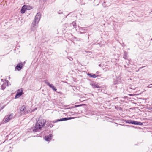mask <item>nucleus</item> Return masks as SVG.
<instances>
[{"label": "nucleus", "mask_w": 152, "mask_h": 152, "mask_svg": "<svg viewBox=\"0 0 152 152\" xmlns=\"http://www.w3.org/2000/svg\"><path fill=\"white\" fill-rule=\"evenodd\" d=\"M45 122L46 121L44 119H39L33 129V131L37 132L41 129L44 126Z\"/></svg>", "instance_id": "obj_1"}, {"label": "nucleus", "mask_w": 152, "mask_h": 152, "mask_svg": "<svg viewBox=\"0 0 152 152\" xmlns=\"http://www.w3.org/2000/svg\"><path fill=\"white\" fill-rule=\"evenodd\" d=\"M41 18V14L40 13H38L36 15L35 19H34V21L35 23V24H34V28H33V29H35V28H36L37 27V26L36 25V24H37L39 21L40 20Z\"/></svg>", "instance_id": "obj_2"}, {"label": "nucleus", "mask_w": 152, "mask_h": 152, "mask_svg": "<svg viewBox=\"0 0 152 152\" xmlns=\"http://www.w3.org/2000/svg\"><path fill=\"white\" fill-rule=\"evenodd\" d=\"M23 93V90L21 89H19L17 92V93L15 96V99L19 97L22 95Z\"/></svg>", "instance_id": "obj_3"}, {"label": "nucleus", "mask_w": 152, "mask_h": 152, "mask_svg": "<svg viewBox=\"0 0 152 152\" xmlns=\"http://www.w3.org/2000/svg\"><path fill=\"white\" fill-rule=\"evenodd\" d=\"M13 115L12 114H11L9 116H8L6 117L5 118L4 122L5 123L8 122L12 118V116Z\"/></svg>", "instance_id": "obj_4"}, {"label": "nucleus", "mask_w": 152, "mask_h": 152, "mask_svg": "<svg viewBox=\"0 0 152 152\" xmlns=\"http://www.w3.org/2000/svg\"><path fill=\"white\" fill-rule=\"evenodd\" d=\"M46 84L48 86L52 88L53 90L56 91L57 89L54 87L53 85L52 84H50V83L48 82H46Z\"/></svg>", "instance_id": "obj_5"}, {"label": "nucleus", "mask_w": 152, "mask_h": 152, "mask_svg": "<svg viewBox=\"0 0 152 152\" xmlns=\"http://www.w3.org/2000/svg\"><path fill=\"white\" fill-rule=\"evenodd\" d=\"M23 67V64L22 63H20L18 64L16 67V69L18 70L21 69Z\"/></svg>", "instance_id": "obj_6"}, {"label": "nucleus", "mask_w": 152, "mask_h": 152, "mask_svg": "<svg viewBox=\"0 0 152 152\" xmlns=\"http://www.w3.org/2000/svg\"><path fill=\"white\" fill-rule=\"evenodd\" d=\"M26 10V5H24L22 8L21 12L22 14H23L25 13Z\"/></svg>", "instance_id": "obj_7"}, {"label": "nucleus", "mask_w": 152, "mask_h": 152, "mask_svg": "<svg viewBox=\"0 0 152 152\" xmlns=\"http://www.w3.org/2000/svg\"><path fill=\"white\" fill-rule=\"evenodd\" d=\"M74 118H73V117L65 118H63L62 119H60V120H58L57 121L66 120L71 119Z\"/></svg>", "instance_id": "obj_8"}, {"label": "nucleus", "mask_w": 152, "mask_h": 152, "mask_svg": "<svg viewBox=\"0 0 152 152\" xmlns=\"http://www.w3.org/2000/svg\"><path fill=\"white\" fill-rule=\"evenodd\" d=\"M51 135L48 136L47 137H45V140L47 141H50L51 139Z\"/></svg>", "instance_id": "obj_9"}, {"label": "nucleus", "mask_w": 152, "mask_h": 152, "mask_svg": "<svg viewBox=\"0 0 152 152\" xmlns=\"http://www.w3.org/2000/svg\"><path fill=\"white\" fill-rule=\"evenodd\" d=\"M91 85L94 88H99V87L98 84L96 83H92L91 84Z\"/></svg>", "instance_id": "obj_10"}, {"label": "nucleus", "mask_w": 152, "mask_h": 152, "mask_svg": "<svg viewBox=\"0 0 152 152\" xmlns=\"http://www.w3.org/2000/svg\"><path fill=\"white\" fill-rule=\"evenodd\" d=\"M26 10H31L33 9V7L29 5H26Z\"/></svg>", "instance_id": "obj_11"}, {"label": "nucleus", "mask_w": 152, "mask_h": 152, "mask_svg": "<svg viewBox=\"0 0 152 152\" xmlns=\"http://www.w3.org/2000/svg\"><path fill=\"white\" fill-rule=\"evenodd\" d=\"M133 123H132V124H135V125H138V124H139V125H142V123H141V122H138L137 121H134V122H133Z\"/></svg>", "instance_id": "obj_12"}, {"label": "nucleus", "mask_w": 152, "mask_h": 152, "mask_svg": "<svg viewBox=\"0 0 152 152\" xmlns=\"http://www.w3.org/2000/svg\"><path fill=\"white\" fill-rule=\"evenodd\" d=\"M88 75L93 78H95L97 77V76H96V75L95 74H93L91 75V74H88Z\"/></svg>", "instance_id": "obj_13"}, {"label": "nucleus", "mask_w": 152, "mask_h": 152, "mask_svg": "<svg viewBox=\"0 0 152 152\" xmlns=\"http://www.w3.org/2000/svg\"><path fill=\"white\" fill-rule=\"evenodd\" d=\"M5 107V106H2L1 105V104H0V110L3 109Z\"/></svg>", "instance_id": "obj_14"}, {"label": "nucleus", "mask_w": 152, "mask_h": 152, "mask_svg": "<svg viewBox=\"0 0 152 152\" xmlns=\"http://www.w3.org/2000/svg\"><path fill=\"white\" fill-rule=\"evenodd\" d=\"M5 88V86L4 85H2L1 86V89H4Z\"/></svg>", "instance_id": "obj_15"}, {"label": "nucleus", "mask_w": 152, "mask_h": 152, "mask_svg": "<svg viewBox=\"0 0 152 152\" xmlns=\"http://www.w3.org/2000/svg\"><path fill=\"white\" fill-rule=\"evenodd\" d=\"M25 107L24 106H23L21 107V111H23L24 110Z\"/></svg>", "instance_id": "obj_16"}, {"label": "nucleus", "mask_w": 152, "mask_h": 152, "mask_svg": "<svg viewBox=\"0 0 152 152\" xmlns=\"http://www.w3.org/2000/svg\"><path fill=\"white\" fill-rule=\"evenodd\" d=\"M147 87H148V88H152V84L149 85V86H147Z\"/></svg>", "instance_id": "obj_17"}, {"label": "nucleus", "mask_w": 152, "mask_h": 152, "mask_svg": "<svg viewBox=\"0 0 152 152\" xmlns=\"http://www.w3.org/2000/svg\"><path fill=\"white\" fill-rule=\"evenodd\" d=\"M133 122H134V121H129L128 122L129 123H132H132H133Z\"/></svg>", "instance_id": "obj_18"}, {"label": "nucleus", "mask_w": 152, "mask_h": 152, "mask_svg": "<svg viewBox=\"0 0 152 152\" xmlns=\"http://www.w3.org/2000/svg\"><path fill=\"white\" fill-rule=\"evenodd\" d=\"M75 105V107H78V106H80L81 105Z\"/></svg>", "instance_id": "obj_19"}]
</instances>
